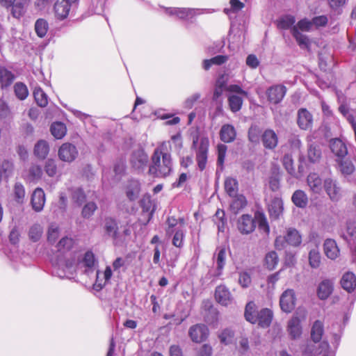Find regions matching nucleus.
<instances>
[{
  "mask_svg": "<svg viewBox=\"0 0 356 356\" xmlns=\"http://www.w3.org/2000/svg\"><path fill=\"white\" fill-rule=\"evenodd\" d=\"M97 265V260L92 251L84 254L74 252L65 259H60L55 266L54 273L60 278L70 279L77 269H81L85 274L93 273Z\"/></svg>",
  "mask_w": 356,
  "mask_h": 356,
  "instance_id": "nucleus-1",
  "label": "nucleus"
},
{
  "mask_svg": "<svg viewBox=\"0 0 356 356\" xmlns=\"http://www.w3.org/2000/svg\"><path fill=\"white\" fill-rule=\"evenodd\" d=\"M170 147V141H167L155 149L149 168L150 174L159 177H165L170 175L172 170L171 155L168 152Z\"/></svg>",
  "mask_w": 356,
  "mask_h": 356,
  "instance_id": "nucleus-2",
  "label": "nucleus"
},
{
  "mask_svg": "<svg viewBox=\"0 0 356 356\" xmlns=\"http://www.w3.org/2000/svg\"><path fill=\"white\" fill-rule=\"evenodd\" d=\"M127 267V260L122 257H117L112 263V266H106L104 272L96 270V280L94 284V289L99 291L108 283L113 275V272L120 274L124 272Z\"/></svg>",
  "mask_w": 356,
  "mask_h": 356,
  "instance_id": "nucleus-3",
  "label": "nucleus"
},
{
  "mask_svg": "<svg viewBox=\"0 0 356 356\" xmlns=\"http://www.w3.org/2000/svg\"><path fill=\"white\" fill-rule=\"evenodd\" d=\"M185 221L184 218H176L174 216H169L166 220V236L172 237V245L181 248L184 245L186 230L184 228Z\"/></svg>",
  "mask_w": 356,
  "mask_h": 356,
  "instance_id": "nucleus-4",
  "label": "nucleus"
},
{
  "mask_svg": "<svg viewBox=\"0 0 356 356\" xmlns=\"http://www.w3.org/2000/svg\"><path fill=\"white\" fill-rule=\"evenodd\" d=\"M245 318L251 323H257L262 327H267L271 323L273 313L269 309H262L256 314V305L249 302L245 309Z\"/></svg>",
  "mask_w": 356,
  "mask_h": 356,
  "instance_id": "nucleus-5",
  "label": "nucleus"
},
{
  "mask_svg": "<svg viewBox=\"0 0 356 356\" xmlns=\"http://www.w3.org/2000/svg\"><path fill=\"white\" fill-rule=\"evenodd\" d=\"M302 243V236L295 228H288L285 236H279L276 238L275 245L277 249L282 250L286 245L293 247L299 246Z\"/></svg>",
  "mask_w": 356,
  "mask_h": 356,
  "instance_id": "nucleus-6",
  "label": "nucleus"
},
{
  "mask_svg": "<svg viewBox=\"0 0 356 356\" xmlns=\"http://www.w3.org/2000/svg\"><path fill=\"white\" fill-rule=\"evenodd\" d=\"M197 147L196 160L200 170H203L206 168L207 162V154L209 146V140L207 137H202L198 143V138L193 140V146Z\"/></svg>",
  "mask_w": 356,
  "mask_h": 356,
  "instance_id": "nucleus-7",
  "label": "nucleus"
},
{
  "mask_svg": "<svg viewBox=\"0 0 356 356\" xmlns=\"http://www.w3.org/2000/svg\"><path fill=\"white\" fill-rule=\"evenodd\" d=\"M165 13L170 17L179 19L189 20L195 16L203 13L202 10L198 8H164Z\"/></svg>",
  "mask_w": 356,
  "mask_h": 356,
  "instance_id": "nucleus-8",
  "label": "nucleus"
},
{
  "mask_svg": "<svg viewBox=\"0 0 356 356\" xmlns=\"http://www.w3.org/2000/svg\"><path fill=\"white\" fill-rule=\"evenodd\" d=\"M323 188L331 200L338 201L341 196V188L337 181L332 177H327L323 181Z\"/></svg>",
  "mask_w": 356,
  "mask_h": 356,
  "instance_id": "nucleus-9",
  "label": "nucleus"
},
{
  "mask_svg": "<svg viewBox=\"0 0 356 356\" xmlns=\"http://www.w3.org/2000/svg\"><path fill=\"white\" fill-rule=\"evenodd\" d=\"M148 156L143 149H138L134 151L130 158V163L136 170H143L147 164Z\"/></svg>",
  "mask_w": 356,
  "mask_h": 356,
  "instance_id": "nucleus-10",
  "label": "nucleus"
},
{
  "mask_svg": "<svg viewBox=\"0 0 356 356\" xmlns=\"http://www.w3.org/2000/svg\"><path fill=\"white\" fill-rule=\"evenodd\" d=\"M313 115L306 108H301L297 112V124L301 130L307 131L312 128Z\"/></svg>",
  "mask_w": 356,
  "mask_h": 356,
  "instance_id": "nucleus-11",
  "label": "nucleus"
},
{
  "mask_svg": "<svg viewBox=\"0 0 356 356\" xmlns=\"http://www.w3.org/2000/svg\"><path fill=\"white\" fill-rule=\"evenodd\" d=\"M286 92V88L283 85H275L266 90L268 100L273 104L281 102Z\"/></svg>",
  "mask_w": 356,
  "mask_h": 356,
  "instance_id": "nucleus-12",
  "label": "nucleus"
},
{
  "mask_svg": "<svg viewBox=\"0 0 356 356\" xmlns=\"http://www.w3.org/2000/svg\"><path fill=\"white\" fill-rule=\"evenodd\" d=\"M78 155V151L75 145L66 143L63 144L58 149V157L60 160L70 163L73 161Z\"/></svg>",
  "mask_w": 356,
  "mask_h": 356,
  "instance_id": "nucleus-13",
  "label": "nucleus"
},
{
  "mask_svg": "<svg viewBox=\"0 0 356 356\" xmlns=\"http://www.w3.org/2000/svg\"><path fill=\"white\" fill-rule=\"evenodd\" d=\"M280 305L283 312L286 313L291 312L294 309L296 305L294 291L292 289L284 291L280 297Z\"/></svg>",
  "mask_w": 356,
  "mask_h": 356,
  "instance_id": "nucleus-14",
  "label": "nucleus"
},
{
  "mask_svg": "<svg viewBox=\"0 0 356 356\" xmlns=\"http://www.w3.org/2000/svg\"><path fill=\"white\" fill-rule=\"evenodd\" d=\"M188 334L193 342L200 343L208 337L209 329L204 324H197L190 327Z\"/></svg>",
  "mask_w": 356,
  "mask_h": 356,
  "instance_id": "nucleus-15",
  "label": "nucleus"
},
{
  "mask_svg": "<svg viewBox=\"0 0 356 356\" xmlns=\"http://www.w3.org/2000/svg\"><path fill=\"white\" fill-rule=\"evenodd\" d=\"M256 227V223L252 216L249 214L242 215L237 221V228L243 234H248L252 232Z\"/></svg>",
  "mask_w": 356,
  "mask_h": 356,
  "instance_id": "nucleus-16",
  "label": "nucleus"
},
{
  "mask_svg": "<svg viewBox=\"0 0 356 356\" xmlns=\"http://www.w3.org/2000/svg\"><path fill=\"white\" fill-rule=\"evenodd\" d=\"M46 202L45 193L42 188H36L32 195L31 198V204L33 209L35 212H40L43 210L44 204Z\"/></svg>",
  "mask_w": 356,
  "mask_h": 356,
  "instance_id": "nucleus-17",
  "label": "nucleus"
},
{
  "mask_svg": "<svg viewBox=\"0 0 356 356\" xmlns=\"http://www.w3.org/2000/svg\"><path fill=\"white\" fill-rule=\"evenodd\" d=\"M215 298L216 301L223 306L230 305L234 299L229 289L224 285H220L216 289Z\"/></svg>",
  "mask_w": 356,
  "mask_h": 356,
  "instance_id": "nucleus-18",
  "label": "nucleus"
},
{
  "mask_svg": "<svg viewBox=\"0 0 356 356\" xmlns=\"http://www.w3.org/2000/svg\"><path fill=\"white\" fill-rule=\"evenodd\" d=\"M334 282L331 279H325L321 282L317 288V296L321 300H326L334 290Z\"/></svg>",
  "mask_w": 356,
  "mask_h": 356,
  "instance_id": "nucleus-19",
  "label": "nucleus"
},
{
  "mask_svg": "<svg viewBox=\"0 0 356 356\" xmlns=\"http://www.w3.org/2000/svg\"><path fill=\"white\" fill-rule=\"evenodd\" d=\"M268 211L271 218L278 219L283 213L284 204L282 198L275 197L268 204Z\"/></svg>",
  "mask_w": 356,
  "mask_h": 356,
  "instance_id": "nucleus-20",
  "label": "nucleus"
},
{
  "mask_svg": "<svg viewBox=\"0 0 356 356\" xmlns=\"http://www.w3.org/2000/svg\"><path fill=\"white\" fill-rule=\"evenodd\" d=\"M307 184L309 191L314 194H320L323 188L321 177L316 172H311L307 177Z\"/></svg>",
  "mask_w": 356,
  "mask_h": 356,
  "instance_id": "nucleus-21",
  "label": "nucleus"
},
{
  "mask_svg": "<svg viewBox=\"0 0 356 356\" xmlns=\"http://www.w3.org/2000/svg\"><path fill=\"white\" fill-rule=\"evenodd\" d=\"M336 161L338 163L339 171L341 175L348 181H350L349 179L351 175H353L356 168L353 162L349 159H336Z\"/></svg>",
  "mask_w": 356,
  "mask_h": 356,
  "instance_id": "nucleus-22",
  "label": "nucleus"
},
{
  "mask_svg": "<svg viewBox=\"0 0 356 356\" xmlns=\"http://www.w3.org/2000/svg\"><path fill=\"white\" fill-rule=\"evenodd\" d=\"M72 4L67 1L62 0L56 1L54 6L55 17L60 20L67 17L70 13Z\"/></svg>",
  "mask_w": 356,
  "mask_h": 356,
  "instance_id": "nucleus-23",
  "label": "nucleus"
},
{
  "mask_svg": "<svg viewBox=\"0 0 356 356\" xmlns=\"http://www.w3.org/2000/svg\"><path fill=\"white\" fill-rule=\"evenodd\" d=\"M330 146L332 153L337 157V159H343L348 154L346 145L339 138L331 140Z\"/></svg>",
  "mask_w": 356,
  "mask_h": 356,
  "instance_id": "nucleus-24",
  "label": "nucleus"
},
{
  "mask_svg": "<svg viewBox=\"0 0 356 356\" xmlns=\"http://www.w3.org/2000/svg\"><path fill=\"white\" fill-rule=\"evenodd\" d=\"M264 146L266 149H273L278 143V137L273 129H266L261 136Z\"/></svg>",
  "mask_w": 356,
  "mask_h": 356,
  "instance_id": "nucleus-25",
  "label": "nucleus"
},
{
  "mask_svg": "<svg viewBox=\"0 0 356 356\" xmlns=\"http://www.w3.org/2000/svg\"><path fill=\"white\" fill-rule=\"evenodd\" d=\"M323 251L325 256L331 260H334L339 256V249L337 243L331 238H327L325 241Z\"/></svg>",
  "mask_w": 356,
  "mask_h": 356,
  "instance_id": "nucleus-26",
  "label": "nucleus"
},
{
  "mask_svg": "<svg viewBox=\"0 0 356 356\" xmlns=\"http://www.w3.org/2000/svg\"><path fill=\"white\" fill-rule=\"evenodd\" d=\"M309 264L312 268H318L321 264V255L316 243L309 245Z\"/></svg>",
  "mask_w": 356,
  "mask_h": 356,
  "instance_id": "nucleus-27",
  "label": "nucleus"
},
{
  "mask_svg": "<svg viewBox=\"0 0 356 356\" xmlns=\"http://www.w3.org/2000/svg\"><path fill=\"white\" fill-rule=\"evenodd\" d=\"M140 192V183L136 179H131L126 186V195L129 200H136Z\"/></svg>",
  "mask_w": 356,
  "mask_h": 356,
  "instance_id": "nucleus-28",
  "label": "nucleus"
},
{
  "mask_svg": "<svg viewBox=\"0 0 356 356\" xmlns=\"http://www.w3.org/2000/svg\"><path fill=\"white\" fill-rule=\"evenodd\" d=\"M236 131L233 125L226 124L222 126L220 131V140L224 143H231L234 140Z\"/></svg>",
  "mask_w": 356,
  "mask_h": 356,
  "instance_id": "nucleus-29",
  "label": "nucleus"
},
{
  "mask_svg": "<svg viewBox=\"0 0 356 356\" xmlns=\"http://www.w3.org/2000/svg\"><path fill=\"white\" fill-rule=\"evenodd\" d=\"M342 288L350 293L356 289V275L352 272L343 274L341 280Z\"/></svg>",
  "mask_w": 356,
  "mask_h": 356,
  "instance_id": "nucleus-30",
  "label": "nucleus"
},
{
  "mask_svg": "<svg viewBox=\"0 0 356 356\" xmlns=\"http://www.w3.org/2000/svg\"><path fill=\"white\" fill-rule=\"evenodd\" d=\"M300 323L301 319L297 316H293L288 323V332L294 339L300 337L302 334Z\"/></svg>",
  "mask_w": 356,
  "mask_h": 356,
  "instance_id": "nucleus-31",
  "label": "nucleus"
},
{
  "mask_svg": "<svg viewBox=\"0 0 356 356\" xmlns=\"http://www.w3.org/2000/svg\"><path fill=\"white\" fill-rule=\"evenodd\" d=\"M291 201L297 207L304 209L308 204V197L302 190H296L292 195Z\"/></svg>",
  "mask_w": 356,
  "mask_h": 356,
  "instance_id": "nucleus-32",
  "label": "nucleus"
},
{
  "mask_svg": "<svg viewBox=\"0 0 356 356\" xmlns=\"http://www.w3.org/2000/svg\"><path fill=\"white\" fill-rule=\"evenodd\" d=\"M324 333V325L323 322L319 320L314 321L311 329V338L314 343H316L321 341Z\"/></svg>",
  "mask_w": 356,
  "mask_h": 356,
  "instance_id": "nucleus-33",
  "label": "nucleus"
},
{
  "mask_svg": "<svg viewBox=\"0 0 356 356\" xmlns=\"http://www.w3.org/2000/svg\"><path fill=\"white\" fill-rule=\"evenodd\" d=\"M15 79L13 72L6 68L4 66L0 65V84L1 87L6 88L10 86Z\"/></svg>",
  "mask_w": 356,
  "mask_h": 356,
  "instance_id": "nucleus-34",
  "label": "nucleus"
},
{
  "mask_svg": "<svg viewBox=\"0 0 356 356\" xmlns=\"http://www.w3.org/2000/svg\"><path fill=\"white\" fill-rule=\"evenodd\" d=\"M104 228L109 236L113 238H116L118 237V226L117 222L113 218H106L104 220Z\"/></svg>",
  "mask_w": 356,
  "mask_h": 356,
  "instance_id": "nucleus-35",
  "label": "nucleus"
},
{
  "mask_svg": "<svg viewBox=\"0 0 356 356\" xmlns=\"http://www.w3.org/2000/svg\"><path fill=\"white\" fill-rule=\"evenodd\" d=\"M321 157V149L320 146L315 143H310L307 149V159L311 163L319 161Z\"/></svg>",
  "mask_w": 356,
  "mask_h": 356,
  "instance_id": "nucleus-36",
  "label": "nucleus"
},
{
  "mask_svg": "<svg viewBox=\"0 0 356 356\" xmlns=\"http://www.w3.org/2000/svg\"><path fill=\"white\" fill-rule=\"evenodd\" d=\"M75 241L72 238L65 236L62 238L56 245L58 252L63 254L70 251L74 246Z\"/></svg>",
  "mask_w": 356,
  "mask_h": 356,
  "instance_id": "nucleus-37",
  "label": "nucleus"
},
{
  "mask_svg": "<svg viewBox=\"0 0 356 356\" xmlns=\"http://www.w3.org/2000/svg\"><path fill=\"white\" fill-rule=\"evenodd\" d=\"M49 152L48 143L44 140H39L34 147V154L40 159H44Z\"/></svg>",
  "mask_w": 356,
  "mask_h": 356,
  "instance_id": "nucleus-38",
  "label": "nucleus"
},
{
  "mask_svg": "<svg viewBox=\"0 0 356 356\" xmlns=\"http://www.w3.org/2000/svg\"><path fill=\"white\" fill-rule=\"evenodd\" d=\"M232 197L234 199L230 204V209L234 213L236 214L246 206L247 200L243 195H236Z\"/></svg>",
  "mask_w": 356,
  "mask_h": 356,
  "instance_id": "nucleus-39",
  "label": "nucleus"
},
{
  "mask_svg": "<svg viewBox=\"0 0 356 356\" xmlns=\"http://www.w3.org/2000/svg\"><path fill=\"white\" fill-rule=\"evenodd\" d=\"M34 26L37 35L41 38L46 35L49 30V24L47 21L42 18L38 19L35 22Z\"/></svg>",
  "mask_w": 356,
  "mask_h": 356,
  "instance_id": "nucleus-40",
  "label": "nucleus"
},
{
  "mask_svg": "<svg viewBox=\"0 0 356 356\" xmlns=\"http://www.w3.org/2000/svg\"><path fill=\"white\" fill-rule=\"evenodd\" d=\"M292 35L296 38L297 42L301 48H308L309 44V38L301 33L296 26H293L291 29Z\"/></svg>",
  "mask_w": 356,
  "mask_h": 356,
  "instance_id": "nucleus-41",
  "label": "nucleus"
},
{
  "mask_svg": "<svg viewBox=\"0 0 356 356\" xmlns=\"http://www.w3.org/2000/svg\"><path fill=\"white\" fill-rule=\"evenodd\" d=\"M33 96L37 104L39 106L44 107L47 105L48 97L40 88H35L34 89Z\"/></svg>",
  "mask_w": 356,
  "mask_h": 356,
  "instance_id": "nucleus-42",
  "label": "nucleus"
},
{
  "mask_svg": "<svg viewBox=\"0 0 356 356\" xmlns=\"http://www.w3.org/2000/svg\"><path fill=\"white\" fill-rule=\"evenodd\" d=\"M225 189L229 196H235L238 191V181L236 179L227 177L225 181Z\"/></svg>",
  "mask_w": 356,
  "mask_h": 356,
  "instance_id": "nucleus-43",
  "label": "nucleus"
},
{
  "mask_svg": "<svg viewBox=\"0 0 356 356\" xmlns=\"http://www.w3.org/2000/svg\"><path fill=\"white\" fill-rule=\"evenodd\" d=\"M15 200L18 204H23L26 195L24 186L19 182H17L13 188Z\"/></svg>",
  "mask_w": 356,
  "mask_h": 356,
  "instance_id": "nucleus-44",
  "label": "nucleus"
},
{
  "mask_svg": "<svg viewBox=\"0 0 356 356\" xmlns=\"http://www.w3.org/2000/svg\"><path fill=\"white\" fill-rule=\"evenodd\" d=\"M51 132L56 138L60 139L66 134V127L62 122H54L51 124Z\"/></svg>",
  "mask_w": 356,
  "mask_h": 356,
  "instance_id": "nucleus-45",
  "label": "nucleus"
},
{
  "mask_svg": "<svg viewBox=\"0 0 356 356\" xmlns=\"http://www.w3.org/2000/svg\"><path fill=\"white\" fill-rule=\"evenodd\" d=\"M42 175V170L40 166L33 165L31 166L27 175V180L29 181H35L39 180Z\"/></svg>",
  "mask_w": 356,
  "mask_h": 356,
  "instance_id": "nucleus-46",
  "label": "nucleus"
},
{
  "mask_svg": "<svg viewBox=\"0 0 356 356\" xmlns=\"http://www.w3.org/2000/svg\"><path fill=\"white\" fill-rule=\"evenodd\" d=\"M228 102L231 111L235 113L241 108L243 99L238 95H232L229 96Z\"/></svg>",
  "mask_w": 356,
  "mask_h": 356,
  "instance_id": "nucleus-47",
  "label": "nucleus"
},
{
  "mask_svg": "<svg viewBox=\"0 0 356 356\" xmlns=\"http://www.w3.org/2000/svg\"><path fill=\"white\" fill-rule=\"evenodd\" d=\"M226 261V251L225 248L220 249L216 256V264H217V275H221L222 269L225 265Z\"/></svg>",
  "mask_w": 356,
  "mask_h": 356,
  "instance_id": "nucleus-48",
  "label": "nucleus"
},
{
  "mask_svg": "<svg viewBox=\"0 0 356 356\" xmlns=\"http://www.w3.org/2000/svg\"><path fill=\"white\" fill-rule=\"evenodd\" d=\"M278 263V256L275 251L269 252L265 257V265L269 270L274 269Z\"/></svg>",
  "mask_w": 356,
  "mask_h": 356,
  "instance_id": "nucleus-49",
  "label": "nucleus"
},
{
  "mask_svg": "<svg viewBox=\"0 0 356 356\" xmlns=\"http://www.w3.org/2000/svg\"><path fill=\"white\" fill-rule=\"evenodd\" d=\"M213 220L216 224L218 231L223 232L226 222L224 211L220 209L217 210Z\"/></svg>",
  "mask_w": 356,
  "mask_h": 356,
  "instance_id": "nucleus-50",
  "label": "nucleus"
},
{
  "mask_svg": "<svg viewBox=\"0 0 356 356\" xmlns=\"http://www.w3.org/2000/svg\"><path fill=\"white\" fill-rule=\"evenodd\" d=\"M72 199L78 205H81L85 202L86 196L81 188H75L72 191Z\"/></svg>",
  "mask_w": 356,
  "mask_h": 356,
  "instance_id": "nucleus-51",
  "label": "nucleus"
},
{
  "mask_svg": "<svg viewBox=\"0 0 356 356\" xmlns=\"http://www.w3.org/2000/svg\"><path fill=\"white\" fill-rule=\"evenodd\" d=\"M14 90L16 96L21 100L25 99L29 95L26 86L21 82L15 84Z\"/></svg>",
  "mask_w": 356,
  "mask_h": 356,
  "instance_id": "nucleus-52",
  "label": "nucleus"
},
{
  "mask_svg": "<svg viewBox=\"0 0 356 356\" xmlns=\"http://www.w3.org/2000/svg\"><path fill=\"white\" fill-rule=\"evenodd\" d=\"M43 232L42 227L39 224L33 225L29 229V238L34 242L38 241Z\"/></svg>",
  "mask_w": 356,
  "mask_h": 356,
  "instance_id": "nucleus-53",
  "label": "nucleus"
},
{
  "mask_svg": "<svg viewBox=\"0 0 356 356\" xmlns=\"http://www.w3.org/2000/svg\"><path fill=\"white\" fill-rule=\"evenodd\" d=\"M97 206L96 203L94 202H89L87 204H86L81 211V216L84 218H90L95 213V211L97 210Z\"/></svg>",
  "mask_w": 356,
  "mask_h": 356,
  "instance_id": "nucleus-54",
  "label": "nucleus"
},
{
  "mask_svg": "<svg viewBox=\"0 0 356 356\" xmlns=\"http://www.w3.org/2000/svg\"><path fill=\"white\" fill-rule=\"evenodd\" d=\"M301 349L302 353L307 356L315 355L320 354L322 352L318 351L316 348L315 343H313L311 341H307L305 344L302 345Z\"/></svg>",
  "mask_w": 356,
  "mask_h": 356,
  "instance_id": "nucleus-55",
  "label": "nucleus"
},
{
  "mask_svg": "<svg viewBox=\"0 0 356 356\" xmlns=\"http://www.w3.org/2000/svg\"><path fill=\"white\" fill-rule=\"evenodd\" d=\"M11 8V15L16 19H19L25 13L24 3L17 2L13 3Z\"/></svg>",
  "mask_w": 356,
  "mask_h": 356,
  "instance_id": "nucleus-56",
  "label": "nucleus"
},
{
  "mask_svg": "<svg viewBox=\"0 0 356 356\" xmlns=\"http://www.w3.org/2000/svg\"><path fill=\"white\" fill-rule=\"evenodd\" d=\"M296 22L295 17L291 15L283 17L278 22V27L282 29H288L293 26Z\"/></svg>",
  "mask_w": 356,
  "mask_h": 356,
  "instance_id": "nucleus-57",
  "label": "nucleus"
},
{
  "mask_svg": "<svg viewBox=\"0 0 356 356\" xmlns=\"http://www.w3.org/2000/svg\"><path fill=\"white\" fill-rule=\"evenodd\" d=\"M59 236V227L56 225H51L47 232V240L51 243H54Z\"/></svg>",
  "mask_w": 356,
  "mask_h": 356,
  "instance_id": "nucleus-58",
  "label": "nucleus"
},
{
  "mask_svg": "<svg viewBox=\"0 0 356 356\" xmlns=\"http://www.w3.org/2000/svg\"><path fill=\"white\" fill-rule=\"evenodd\" d=\"M218 317V312L216 308L212 306H210L209 309L208 314L205 316V321L210 325H213L217 323Z\"/></svg>",
  "mask_w": 356,
  "mask_h": 356,
  "instance_id": "nucleus-59",
  "label": "nucleus"
},
{
  "mask_svg": "<svg viewBox=\"0 0 356 356\" xmlns=\"http://www.w3.org/2000/svg\"><path fill=\"white\" fill-rule=\"evenodd\" d=\"M233 338L234 332L230 329H225L219 334L220 342L225 345L230 343L232 341Z\"/></svg>",
  "mask_w": 356,
  "mask_h": 356,
  "instance_id": "nucleus-60",
  "label": "nucleus"
},
{
  "mask_svg": "<svg viewBox=\"0 0 356 356\" xmlns=\"http://www.w3.org/2000/svg\"><path fill=\"white\" fill-rule=\"evenodd\" d=\"M282 163L285 169L290 175H293L295 173L293 160L291 154H285L283 157Z\"/></svg>",
  "mask_w": 356,
  "mask_h": 356,
  "instance_id": "nucleus-61",
  "label": "nucleus"
},
{
  "mask_svg": "<svg viewBox=\"0 0 356 356\" xmlns=\"http://www.w3.org/2000/svg\"><path fill=\"white\" fill-rule=\"evenodd\" d=\"M229 3L231 8L224 9V12L227 15H229L231 13H237L244 7V4L239 0H230Z\"/></svg>",
  "mask_w": 356,
  "mask_h": 356,
  "instance_id": "nucleus-62",
  "label": "nucleus"
},
{
  "mask_svg": "<svg viewBox=\"0 0 356 356\" xmlns=\"http://www.w3.org/2000/svg\"><path fill=\"white\" fill-rule=\"evenodd\" d=\"M251 282V276L248 272L242 271L239 273L238 283L243 288H248Z\"/></svg>",
  "mask_w": 356,
  "mask_h": 356,
  "instance_id": "nucleus-63",
  "label": "nucleus"
},
{
  "mask_svg": "<svg viewBox=\"0 0 356 356\" xmlns=\"http://www.w3.org/2000/svg\"><path fill=\"white\" fill-rule=\"evenodd\" d=\"M249 140L254 143H257L260 139L259 129L256 127H251L248 131Z\"/></svg>",
  "mask_w": 356,
  "mask_h": 356,
  "instance_id": "nucleus-64",
  "label": "nucleus"
}]
</instances>
